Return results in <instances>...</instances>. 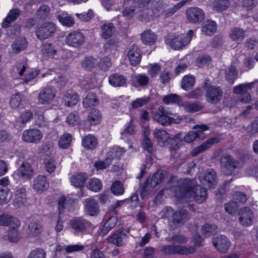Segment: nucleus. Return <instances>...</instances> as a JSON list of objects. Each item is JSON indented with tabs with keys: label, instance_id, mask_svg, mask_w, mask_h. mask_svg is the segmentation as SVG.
<instances>
[{
	"label": "nucleus",
	"instance_id": "1",
	"mask_svg": "<svg viewBox=\"0 0 258 258\" xmlns=\"http://www.w3.org/2000/svg\"><path fill=\"white\" fill-rule=\"evenodd\" d=\"M173 190L175 197L184 202L194 199L197 203L201 204L207 198L206 189L198 184L194 179H180Z\"/></svg>",
	"mask_w": 258,
	"mask_h": 258
},
{
	"label": "nucleus",
	"instance_id": "2",
	"mask_svg": "<svg viewBox=\"0 0 258 258\" xmlns=\"http://www.w3.org/2000/svg\"><path fill=\"white\" fill-rule=\"evenodd\" d=\"M70 226L76 233L87 234L94 228L89 220L82 217H75L70 221Z\"/></svg>",
	"mask_w": 258,
	"mask_h": 258
},
{
	"label": "nucleus",
	"instance_id": "3",
	"mask_svg": "<svg viewBox=\"0 0 258 258\" xmlns=\"http://www.w3.org/2000/svg\"><path fill=\"white\" fill-rule=\"evenodd\" d=\"M221 172L227 175H232L239 166V162L229 154L223 155L220 158Z\"/></svg>",
	"mask_w": 258,
	"mask_h": 258
},
{
	"label": "nucleus",
	"instance_id": "4",
	"mask_svg": "<svg viewBox=\"0 0 258 258\" xmlns=\"http://www.w3.org/2000/svg\"><path fill=\"white\" fill-rule=\"evenodd\" d=\"M56 29L55 24L52 22H45L36 27L35 35L37 39L43 40L53 35Z\"/></svg>",
	"mask_w": 258,
	"mask_h": 258
},
{
	"label": "nucleus",
	"instance_id": "5",
	"mask_svg": "<svg viewBox=\"0 0 258 258\" xmlns=\"http://www.w3.org/2000/svg\"><path fill=\"white\" fill-rule=\"evenodd\" d=\"M193 35L194 31L190 30L188 31L186 36L178 35L173 38H167L166 43L175 50L179 49L187 45L190 42Z\"/></svg>",
	"mask_w": 258,
	"mask_h": 258
},
{
	"label": "nucleus",
	"instance_id": "6",
	"mask_svg": "<svg viewBox=\"0 0 258 258\" xmlns=\"http://www.w3.org/2000/svg\"><path fill=\"white\" fill-rule=\"evenodd\" d=\"M258 80L248 83L241 84L233 88V93L241 95L240 101L243 103H248L251 99V96L248 91L253 88L255 85L257 84Z\"/></svg>",
	"mask_w": 258,
	"mask_h": 258
},
{
	"label": "nucleus",
	"instance_id": "7",
	"mask_svg": "<svg viewBox=\"0 0 258 258\" xmlns=\"http://www.w3.org/2000/svg\"><path fill=\"white\" fill-rule=\"evenodd\" d=\"M160 250L166 254L178 253L187 255L192 254L196 251V249L192 246H180L174 244L161 246Z\"/></svg>",
	"mask_w": 258,
	"mask_h": 258
},
{
	"label": "nucleus",
	"instance_id": "8",
	"mask_svg": "<svg viewBox=\"0 0 258 258\" xmlns=\"http://www.w3.org/2000/svg\"><path fill=\"white\" fill-rule=\"evenodd\" d=\"M223 92L221 87L216 86L208 87L205 94L206 101L211 104H217L222 100Z\"/></svg>",
	"mask_w": 258,
	"mask_h": 258
},
{
	"label": "nucleus",
	"instance_id": "9",
	"mask_svg": "<svg viewBox=\"0 0 258 258\" xmlns=\"http://www.w3.org/2000/svg\"><path fill=\"white\" fill-rule=\"evenodd\" d=\"M43 134L39 130L33 128L25 130L22 134V140L28 143H38L42 140Z\"/></svg>",
	"mask_w": 258,
	"mask_h": 258
},
{
	"label": "nucleus",
	"instance_id": "10",
	"mask_svg": "<svg viewBox=\"0 0 258 258\" xmlns=\"http://www.w3.org/2000/svg\"><path fill=\"white\" fill-rule=\"evenodd\" d=\"M209 126L205 124L197 125L193 130L189 132L184 137V141L190 143L196 139H203L206 136L205 131L208 130Z\"/></svg>",
	"mask_w": 258,
	"mask_h": 258
},
{
	"label": "nucleus",
	"instance_id": "11",
	"mask_svg": "<svg viewBox=\"0 0 258 258\" xmlns=\"http://www.w3.org/2000/svg\"><path fill=\"white\" fill-rule=\"evenodd\" d=\"M85 40V36L80 31H74L69 33L66 37L65 42L69 46L78 47L83 45Z\"/></svg>",
	"mask_w": 258,
	"mask_h": 258
},
{
	"label": "nucleus",
	"instance_id": "12",
	"mask_svg": "<svg viewBox=\"0 0 258 258\" xmlns=\"http://www.w3.org/2000/svg\"><path fill=\"white\" fill-rule=\"evenodd\" d=\"M188 220L187 211L180 210L175 212L173 217L170 222V228L174 230L176 228L180 227Z\"/></svg>",
	"mask_w": 258,
	"mask_h": 258
},
{
	"label": "nucleus",
	"instance_id": "13",
	"mask_svg": "<svg viewBox=\"0 0 258 258\" xmlns=\"http://www.w3.org/2000/svg\"><path fill=\"white\" fill-rule=\"evenodd\" d=\"M239 222L241 225L244 227L251 226L254 220V214L252 210L249 207L242 208L238 213Z\"/></svg>",
	"mask_w": 258,
	"mask_h": 258
},
{
	"label": "nucleus",
	"instance_id": "14",
	"mask_svg": "<svg viewBox=\"0 0 258 258\" xmlns=\"http://www.w3.org/2000/svg\"><path fill=\"white\" fill-rule=\"evenodd\" d=\"M152 116L155 120L165 126L170 125L175 120L168 116L165 109L162 106H160L157 111L153 112Z\"/></svg>",
	"mask_w": 258,
	"mask_h": 258
},
{
	"label": "nucleus",
	"instance_id": "15",
	"mask_svg": "<svg viewBox=\"0 0 258 258\" xmlns=\"http://www.w3.org/2000/svg\"><path fill=\"white\" fill-rule=\"evenodd\" d=\"M186 14L188 20L194 24L201 23L205 18L204 11L197 7L188 8L186 10Z\"/></svg>",
	"mask_w": 258,
	"mask_h": 258
},
{
	"label": "nucleus",
	"instance_id": "16",
	"mask_svg": "<svg viewBox=\"0 0 258 258\" xmlns=\"http://www.w3.org/2000/svg\"><path fill=\"white\" fill-rule=\"evenodd\" d=\"M214 247L220 252L226 253L230 246V241L224 235H219L212 239Z\"/></svg>",
	"mask_w": 258,
	"mask_h": 258
},
{
	"label": "nucleus",
	"instance_id": "17",
	"mask_svg": "<svg viewBox=\"0 0 258 258\" xmlns=\"http://www.w3.org/2000/svg\"><path fill=\"white\" fill-rule=\"evenodd\" d=\"M142 54L140 48L136 44H133L128 48L127 57L132 65L136 66L141 62Z\"/></svg>",
	"mask_w": 258,
	"mask_h": 258
},
{
	"label": "nucleus",
	"instance_id": "18",
	"mask_svg": "<svg viewBox=\"0 0 258 258\" xmlns=\"http://www.w3.org/2000/svg\"><path fill=\"white\" fill-rule=\"evenodd\" d=\"M127 236L123 231L117 230L107 238L108 242L121 246L127 242Z\"/></svg>",
	"mask_w": 258,
	"mask_h": 258
},
{
	"label": "nucleus",
	"instance_id": "19",
	"mask_svg": "<svg viewBox=\"0 0 258 258\" xmlns=\"http://www.w3.org/2000/svg\"><path fill=\"white\" fill-rule=\"evenodd\" d=\"M55 93V91L51 87L45 88L39 94L38 101L42 104H48L54 98Z\"/></svg>",
	"mask_w": 258,
	"mask_h": 258
},
{
	"label": "nucleus",
	"instance_id": "20",
	"mask_svg": "<svg viewBox=\"0 0 258 258\" xmlns=\"http://www.w3.org/2000/svg\"><path fill=\"white\" fill-rule=\"evenodd\" d=\"M84 206L87 215L95 216L99 213L100 209L97 201L93 198H87L84 201Z\"/></svg>",
	"mask_w": 258,
	"mask_h": 258
},
{
	"label": "nucleus",
	"instance_id": "21",
	"mask_svg": "<svg viewBox=\"0 0 258 258\" xmlns=\"http://www.w3.org/2000/svg\"><path fill=\"white\" fill-rule=\"evenodd\" d=\"M43 231V227L38 221H31L28 226L26 232L28 236L36 237L39 236Z\"/></svg>",
	"mask_w": 258,
	"mask_h": 258
},
{
	"label": "nucleus",
	"instance_id": "22",
	"mask_svg": "<svg viewBox=\"0 0 258 258\" xmlns=\"http://www.w3.org/2000/svg\"><path fill=\"white\" fill-rule=\"evenodd\" d=\"M26 189L22 186L16 187L13 204L16 208H20L26 202Z\"/></svg>",
	"mask_w": 258,
	"mask_h": 258
},
{
	"label": "nucleus",
	"instance_id": "23",
	"mask_svg": "<svg viewBox=\"0 0 258 258\" xmlns=\"http://www.w3.org/2000/svg\"><path fill=\"white\" fill-rule=\"evenodd\" d=\"M200 181L203 184L206 185L210 188H213L217 183L216 172L212 169L207 170L204 177L200 179Z\"/></svg>",
	"mask_w": 258,
	"mask_h": 258
},
{
	"label": "nucleus",
	"instance_id": "24",
	"mask_svg": "<svg viewBox=\"0 0 258 258\" xmlns=\"http://www.w3.org/2000/svg\"><path fill=\"white\" fill-rule=\"evenodd\" d=\"M33 169L28 162H24L17 170V174L20 177L27 179L33 176Z\"/></svg>",
	"mask_w": 258,
	"mask_h": 258
},
{
	"label": "nucleus",
	"instance_id": "25",
	"mask_svg": "<svg viewBox=\"0 0 258 258\" xmlns=\"http://www.w3.org/2000/svg\"><path fill=\"white\" fill-rule=\"evenodd\" d=\"M0 225L3 226H13L19 227L20 222L18 219L11 215L4 213L0 216Z\"/></svg>",
	"mask_w": 258,
	"mask_h": 258
},
{
	"label": "nucleus",
	"instance_id": "26",
	"mask_svg": "<svg viewBox=\"0 0 258 258\" xmlns=\"http://www.w3.org/2000/svg\"><path fill=\"white\" fill-rule=\"evenodd\" d=\"M87 177L86 173H79L74 174L71 177L70 181L73 186L79 188H83Z\"/></svg>",
	"mask_w": 258,
	"mask_h": 258
},
{
	"label": "nucleus",
	"instance_id": "27",
	"mask_svg": "<svg viewBox=\"0 0 258 258\" xmlns=\"http://www.w3.org/2000/svg\"><path fill=\"white\" fill-rule=\"evenodd\" d=\"M33 188L39 192H41L46 190L48 186L46 177L43 175H39L34 180Z\"/></svg>",
	"mask_w": 258,
	"mask_h": 258
},
{
	"label": "nucleus",
	"instance_id": "28",
	"mask_svg": "<svg viewBox=\"0 0 258 258\" xmlns=\"http://www.w3.org/2000/svg\"><path fill=\"white\" fill-rule=\"evenodd\" d=\"M245 31L239 27L232 28L229 33V37L234 41H242L245 37Z\"/></svg>",
	"mask_w": 258,
	"mask_h": 258
},
{
	"label": "nucleus",
	"instance_id": "29",
	"mask_svg": "<svg viewBox=\"0 0 258 258\" xmlns=\"http://www.w3.org/2000/svg\"><path fill=\"white\" fill-rule=\"evenodd\" d=\"M21 13V11L19 9H12L8 14L7 17L5 19L3 23L2 26L3 28H8L9 27L10 24L16 20L19 17Z\"/></svg>",
	"mask_w": 258,
	"mask_h": 258
},
{
	"label": "nucleus",
	"instance_id": "30",
	"mask_svg": "<svg viewBox=\"0 0 258 258\" xmlns=\"http://www.w3.org/2000/svg\"><path fill=\"white\" fill-rule=\"evenodd\" d=\"M153 134L160 146H164L170 138L168 133L164 130L155 129Z\"/></svg>",
	"mask_w": 258,
	"mask_h": 258
},
{
	"label": "nucleus",
	"instance_id": "31",
	"mask_svg": "<svg viewBox=\"0 0 258 258\" xmlns=\"http://www.w3.org/2000/svg\"><path fill=\"white\" fill-rule=\"evenodd\" d=\"M109 82L114 87L123 86L126 82V79L122 75L114 74L109 77Z\"/></svg>",
	"mask_w": 258,
	"mask_h": 258
},
{
	"label": "nucleus",
	"instance_id": "32",
	"mask_svg": "<svg viewBox=\"0 0 258 258\" xmlns=\"http://www.w3.org/2000/svg\"><path fill=\"white\" fill-rule=\"evenodd\" d=\"M24 101V96L21 93H17L13 94L10 100V105L13 108H23V102Z\"/></svg>",
	"mask_w": 258,
	"mask_h": 258
},
{
	"label": "nucleus",
	"instance_id": "33",
	"mask_svg": "<svg viewBox=\"0 0 258 258\" xmlns=\"http://www.w3.org/2000/svg\"><path fill=\"white\" fill-rule=\"evenodd\" d=\"M156 35L150 30L144 31L141 35V39L146 45H152L157 40Z\"/></svg>",
	"mask_w": 258,
	"mask_h": 258
},
{
	"label": "nucleus",
	"instance_id": "34",
	"mask_svg": "<svg viewBox=\"0 0 258 258\" xmlns=\"http://www.w3.org/2000/svg\"><path fill=\"white\" fill-rule=\"evenodd\" d=\"M102 115L100 112L97 110H92L89 114L87 122L91 125H95L101 122Z\"/></svg>",
	"mask_w": 258,
	"mask_h": 258
},
{
	"label": "nucleus",
	"instance_id": "35",
	"mask_svg": "<svg viewBox=\"0 0 258 258\" xmlns=\"http://www.w3.org/2000/svg\"><path fill=\"white\" fill-rule=\"evenodd\" d=\"M56 18L63 26L71 27L75 24L74 18L66 13L58 15Z\"/></svg>",
	"mask_w": 258,
	"mask_h": 258
},
{
	"label": "nucleus",
	"instance_id": "36",
	"mask_svg": "<svg viewBox=\"0 0 258 258\" xmlns=\"http://www.w3.org/2000/svg\"><path fill=\"white\" fill-rule=\"evenodd\" d=\"M83 146L88 149H93L97 145V138L92 135L86 136L82 141Z\"/></svg>",
	"mask_w": 258,
	"mask_h": 258
},
{
	"label": "nucleus",
	"instance_id": "37",
	"mask_svg": "<svg viewBox=\"0 0 258 258\" xmlns=\"http://www.w3.org/2000/svg\"><path fill=\"white\" fill-rule=\"evenodd\" d=\"M63 100L67 106L72 107L78 103L79 97L76 93H67L64 95Z\"/></svg>",
	"mask_w": 258,
	"mask_h": 258
},
{
	"label": "nucleus",
	"instance_id": "38",
	"mask_svg": "<svg viewBox=\"0 0 258 258\" xmlns=\"http://www.w3.org/2000/svg\"><path fill=\"white\" fill-rule=\"evenodd\" d=\"M12 197V193L8 187H0V205H3L9 202Z\"/></svg>",
	"mask_w": 258,
	"mask_h": 258
},
{
	"label": "nucleus",
	"instance_id": "39",
	"mask_svg": "<svg viewBox=\"0 0 258 258\" xmlns=\"http://www.w3.org/2000/svg\"><path fill=\"white\" fill-rule=\"evenodd\" d=\"M27 41L25 38L20 37L17 39L12 45L13 51L16 53L24 50L27 47Z\"/></svg>",
	"mask_w": 258,
	"mask_h": 258
},
{
	"label": "nucleus",
	"instance_id": "40",
	"mask_svg": "<svg viewBox=\"0 0 258 258\" xmlns=\"http://www.w3.org/2000/svg\"><path fill=\"white\" fill-rule=\"evenodd\" d=\"M217 25L213 21H208L203 24L202 31L207 35H211L216 31Z\"/></svg>",
	"mask_w": 258,
	"mask_h": 258
},
{
	"label": "nucleus",
	"instance_id": "41",
	"mask_svg": "<svg viewBox=\"0 0 258 258\" xmlns=\"http://www.w3.org/2000/svg\"><path fill=\"white\" fill-rule=\"evenodd\" d=\"M98 63L97 60L92 56H86L82 61V67L87 70L91 71L93 70Z\"/></svg>",
	"mask_w": 258,
	"mask_h": 258
},
{
	"label": "nucleus",
	"instance_id": "42",
	"mask_svg": "<svg viewBox=\"0 0 258 258\" xmlns=\"http://www.w3.org/2000/svg\"><path fill=\"white\" fill-rule=\"evenodd\" d=\"M98 103V99L95 94L92 92L88 93L83 101V104L86 108L91 107L96 105Z\"/></svg>",
	"mask_w": 258,
	"mask_h": 258
},
{
	"label": "nucleus",
	"instance_id": "43",
	"mask_svg": "<svg viewBox=\"0 0 258 258\" xmlns=\"http://www.w3.org/2000/svg\"><path fill=\"white\" fill-rule=\"evenodd\" d=\"M195 83V78L192 75H186L184 76L181 82V87L187 90L191 88Z\"/></svg>",
	"mask_w": 258,
	"mask_h": 258
},
{
	"label": "nucleus",
	"instance_id": "44",
	"mask_svg": "<svg viewBox=\"0 0 258 258\" xmlns=\"http://www.w3.org/2000/svg\"><path fill=\"white\" fill-rule=\"evenodd\" d=\"M184 110L188 112H195L200 111L203 108L202 105L197 102H184L182 104Z\"/></svg>",
	"mask_w": 258,
	"mask_h": 258
},
{
	"label": "nucleus",
	"instance_id": "45",
	"mask_svg": "<svg viewBox=\"0 0 258 258\" xmlns=\"http://www.w3.org/2000/svg\"><path fill=\"white\" fill-rule=\"evenodd\" d=\"M217 229V227L216 225L207 223L202 227L201 232L204 236L208 237L216 232Z\"/></svg>",
	"mask_w": 258,
	"mask_h": 258
},
{
	"label": "nucleus",
	"instance_id": "46",
	"mask_svg": "<svg viewBox=\"0 0 258 258\" xmlns=\"http://www.w3.org/2000/svg\"><path fill=\"white\" fill-rule=\"evenodd\" d=\"M238 71L235 66H231L226 71V78L229 83L233 84L237 78Z\"/></svg>",
	"mask_w": 258,
	"mask_h": 258
},
{
	"label": "nucleus",
	"instance_id": "47",
	"mask_svg": "<svg viewBox=\"0 0 258 258\" xmlns=\"http://www.w3.org/2000/svg\"><path fill=\"white\" fill-rule=\"evenodd\" d=\"M110 190L112 193L116 196L122 195L124 192V188L122 183L118 180L114 181L112 184Z\"/></svg>",
	"mask_w": 258,
	"mask_h": 258
},
{
	"label": "nucleus",
	"instance_id": "48",
	"mask_svg": "<svg viewBox=\"0 0 258 258\" xmlns=\"http://www.w3.org/2000/svg\"><path fill=\"white\" fill-rule=\"evenodd\" d=\"M197 63L201 68L209 67L212 63L211 57L208 54L200 55L197 58Z\"/></svg>",
	"mask_w": 258,
	"mask_h": 258
},
{
	"label": "nucleus",
	"instance_id": "49",
	"mask_svg": "<svg viewBox=\"0 0 258 258\" xmlns=\"http://www.w3.org/2000/svg\"><path fill=\"white\" fill-rule=\"evenodd\" d=\"M125 152V150L119 147H114L108 153V159H119Z\"/></svg>",
	"mask_w": 258,
	"mask_h": 258
},
{
	"label": "nucleus",
	"instance_id": "50",
	"mask_svg": "<svg viewBox=\"0 0 258 258\" xmlns=\"http://www.w3.org/2000/svg\"><path fill=\"white\" fill-rule=\"evenodd\" d=\"M72 140V137L70 134H64L58 141V146L60 148L66 149L70 145Z\"/></svg>",
	"mask_w": 258,
	"mask_h": 258
},
{
	"label": "nucleus",
	"instance_id": "51",
	"mask_svg": "<svg viewBox=\"0 0 258 258\" xmlns=\"http://www.w3.org/2000/svg\"><path fill=\"white\" fill-rule=\"evenodd\" d=\"M88 188L93 191H99L102 188L101 181L97 178L90 179L87 185Z\"/></svg>",
	"mask_w": 258,
	"mask_h": 258
},
{
	"label": "nucleus",
	"instance_id": "52",
	"mask_svg": "<svg viewBox=\"0 0 258 258\" xmlns=\"http://www.w3.org/2000/svg\"><path fill=\"white\" fill-rule=\"evenodd\" d=\"M164 177V173L161 170L157 171L152 176L150 181V184L151 187H155L160 183Z\"/></svg>",
	"mask_w": 258,
	"mask_h": 258
},
{
	"label": "nucleus",
	"instance_id": "53",
	"mask_svg": "<svg viewBox=\"0 0 258 258\" xmlns=\"http://www.w3.org/2000/svg\"><path fill=\"white\" fill-rule=\"evenodd\" d=\"M166 240L168 242L172 243L173 244L175 243L185 244L187 241V238L185 236L181 234H178L170 238H166Z\"/></svg>",
	"mask_w": 258,
	"mask_h": 258
},
{
	"label": "nucleus",
	"instance_id": "54",
	"mask_svg": "<svg viewBox=\"0 0 258 258\" xmlns=\"http://www.w3.org/2000/svg\"><path fill=\"white\" fill-rule=\"evenodd\" d=\"M173 75L172 72L169 70L165 69L163 70L159 76V81L162 84H168Z\"/></svg>",
	"mask_w": 258,
	"mask_h": 258
},
{
	"label": "nucleus",
	"instance_id": "55",
	"mask_svg": "<svg viewBox=\"0 0 258 258\" xmlns=\"http://www.w3.org/2000/svg\"><path fill=\"white\" fill-rule=\"evenodd\" d=\"M115 28L112 24H104L102 26V36L104 39L109 38L113 33Z\"/></svg>",
	"mask_w": 258,
	"mask_h": 258
},
{
	"label": "nucleus",
	"instance_id": "56",
	"mask_svg": "<svg viewBox=\"0 0 258 258\" xmlns=\"http://www.w3.org/2000/svg\"><path fill=\"white\" fill-rule=\"evenodd\" d=\"M18 227L13 226L10 228L8 235V238L10 241L16 242L20 239V236L17 230Z\"/></svg>",
	"mask_w": 258,
	"mask_h": 258
},
{
	"label": "nucleus",
	"instance_id": "57",
	"mask_svg": "<svg viewBox=\"0 0 258 258\" xmlns=\"http://www.w3.org/2000/svg\"><path fill=\"white\" fill-rule=\"evenodd\" d=\"M225 211L229 214L235 215L238 209V204L236 202L231 201L224 205Z\"/></svg>",
	"mask_w": 258,
	"mask_h": 258
},
{
	"label": "nucleus",
	"instance_id": "58",
	"mask_svg": "<svg viewBox=\"0 0 258 258\" xmlns=\"http://www.w3.org/2000/svg\"><path fill=\"white\" fill-rule=\"evenodd\" d=\"M46 253L41 247L36 248L32 250L27 256V258H46Z\"/></svg>",
	"mask_w": 258,
	"mask_h": 258
},
{
	"label": "nucleus",
	"instance_id": "59",
	"mask_svg": "<svg viewBox=\"0 0 258 258\" xmlns=\"http://www.w3.org/2000/svg\"><path fill=\"white\" fill-rule=\"evenodd\" d=\"M229 4V0H215L213 7L217 11H222L228 7Z\"/></svg>",
	"mask_w": 258,
	"mask_h": 258
},
{
	"label": "nucleus",
	"instance_id": "60",
	"mask_svg": "<svg viewBox=\"0 0 258 258\" xmlns=\"http://www.w3.org/2000/svg\"><path fill=\"white\" fill-rule=\"evenodd\" d=\"M50 8L45 5L41 6L36 12L37 17L39 19H43L46 18L49 15Z\"/></svg>",
	"mask_w": 258,
	"mask_h": 258
},
{
	"label": "nucleus",
	"instance_id": "61",
	"mask_svg": "<svg viewBox=\"0 0 258 258\" xmlns=\"http://www.w3.org/2000/svg\"><path fill=\"white\" fill-rule=\"evenodd\" d=\"M180 97L175 94H171L166 95L163 98V101L167 104H178L180 102Z\"/></svg>",
	"mask_w": 258,
	"mask_h": 258
},
{
	"label": "nucleus",
	"instance_id": "62",
	"mask_svg": "<svg viewBox=\"0 0 258 258\" xmlns=\"http://www.w3.org/2000/svg\"><path fill=\"white\" fill-rule=\"evenodd\" d=\"M73 200L69 197H65L64 196L59 198L58 203V209L59 211V214L62 212L63 209L71 204Z\"/></svg>",
	"mask_w": 258,
	"mask_h": 258
},
{
	"label": "nucleus",
	"instance_id": "63",
	"mask_svg": "<svg viewBox=\"0 0 258 258\" xmlns=\"http://www.w3.org/2000/svg\"><path fill=\"white\" fill-rule=\"evenodd\" d=\"M41 51L42 54L46 56H53L56 53V50L50 43H48L43 44Z\"/></svg>",
	"mask_w": 258,
	"mask_h": 258
},
{
	"label": "nucleus",
	"instance_id": "64",
	"mask_svg": "<svg viewBox=\"0 0 258 258\" xmlns=\"http://www.w3.org/2000/svg\"><path fill=\"white\" fill-rule=\"evenodd\" d=\"M175 212L171 207H166L160 212L161 218L168 220L172 219Z\"/></svg>",
	"mask_w": 258,
	"mask_h": 258
}]
</instances>
